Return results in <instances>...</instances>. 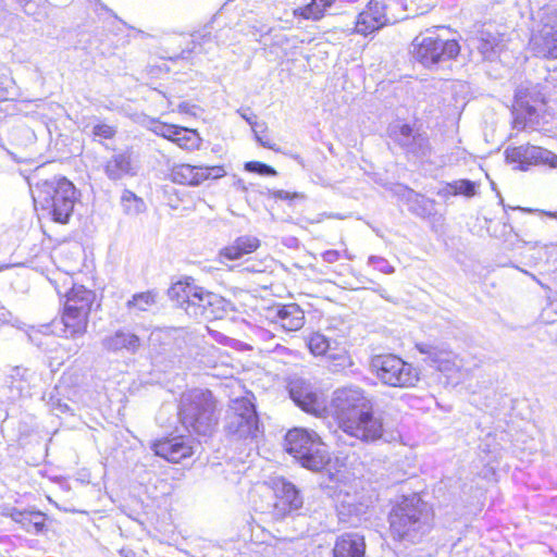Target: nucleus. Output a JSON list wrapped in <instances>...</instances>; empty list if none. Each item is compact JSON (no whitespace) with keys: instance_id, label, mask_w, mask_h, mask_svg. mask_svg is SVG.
I'll return each mask as SVG.
<instances>
[{"instance_id":"2eb2a0df","label":"nucleus","mask_w":557,"mask_h":557,"mask_svg":"<svg viewBox=\"0 0 557 557\" xmlns=\"http://www.w3.org/2000/svg\"><path fill=\"white\" fill-rule=\"evenodd\" d=\"M288 393L294 404L305 412L319 416L325 408L317 391L301 379L289 382Z\"/></svg>"},{"instance_id":"cd10ccee","label":"nucleus","mask_w":557,"mask_h":557,"mask_svg":"<svg viewBox=\"0 0 557 557\" xmlns=\"http://www.w3.org/2000/svg\"><path fill=\"white\" fill-rule=\"evenodd\" d=\"M408 210L421 219H429L435 214V200L421 195L413 189H407L404 195Z\"/></svg>"},{"instance_id":"a211bd4d","label":"nucleus","mask_w":557,"mask_h":557,"mask_svg":"<svg viewBox=\"0 0 557 557\" xmlns=\"http://www.w3.org/2000/svg\"><path fill=\"white\" fill-rule=\"evenodd\" d=\"M221 168H197L190 164H180L172 171L173 182L184 185H200L203 181L222 176Z\"/></svg>"},{"instance_id":"72a5a7b5","label":"nucleus","mask_w":557,"mask_h":557,"mask_svg":"<svg viewBox=\"0 0 557 557\" xmlns=\"http://www.w3.org/2000/svg\"><path fill=\"white\" fill-rule=\"evenodd\" d=\"M335 0H311L302 8L295 9V15H300L305 20L318 21L323 17L325 10L334 3Z\"/></svg>"},{"instance_id":"f257e3e1","label":"nucleus","mask_w":557,"mask_h":557,"mask_svg":"<svg viewBox=\"0 0 557 557\" xmlns=\"http://www.w3.org/2000/svg\"><path fill=\"white\" fill-rule=\"evenodd\" d=\"M331 407L339 429L348 437L363 444L387 442L383 413L374 409V401L359 386H345L333 393Z\"/></svg>"},{"instance_id":"864d4df0","label":"nucleus","mask_w":557,"mask_h":557,"mask_svg":"<svg viewBox=\"0 0 557 557\" xmlns=\"http://www.w3.org/2000/svg\"><path fill=\"white\" fill-rule=\"evenodd\" d=\"M243 474L240 470L226 471V480L233 484H239L242 482Z\"/></svg>"},{"instance_id":"79ce46f5","label":"nucleus","mask_w":557,"mask_h":557,"mask_svg":"<svg viewBox=\"0 0 557 557\" xmlns=\"http://www.w3.org/2000/svg\"><path fill=\"white\" fill-rule=\"evenodd\" d=\"M381 27L375 26L374 20H372V15L368 10L359 13L356 22V32L362 35L371 34L375 30H379Z\"/></svg>"},{"instance_id":"a19ab883","label":"nucleus","mask_w":557,"mask_h":557,"mask_svg":"<svg viewBox=\"0 0 557 557\" xmlns=\"http://www.w3.org/2000/svg\"><path fill=\"white\" fill-rule=\"evenodd\" d=\"M329 369L332 372H339L347 367L351 366L350 357L344 348L337 346V350L330 352L329 357Z\"/></svg>"},{"instance_id":"bf43d9fd","label":"nucleus","mask_w":557,"mask_h":557,"mask_svg":"<svg viewBox=\"0 0 557 557\" xmlns=\"http://www.w3.org/2000/svg\"><path fill=\"white\" fill-rule=\"evenodd\" d=\"M23 9L24 11L27 13V10H26V7L27 4L29 3L30 0H15Z\"/></svg>"},{"instance_id":"4468645a","label":"nucleus","mask_w":557,"mask_h":557,"mask_svg":"<svg viewBox=\"0 0 557 557\" xmlns=\"http://www.w3.org/2000/svg\"><path fill=\"white\" fill-rule=\"evenodd\" d=\"M237 387L238 393L228 394L230 405L225 414L224 430L226 435L234 440L244 436V385L240 380L232 379L225 384V389Z\"/></svg>"},{"instance_id":"9d476101","label":"nucleus","mask_w":557,"mask_h":557,"mask_svg":"<svg viewBox=\"0 0 557 557\" xmlns=\"http://www.w3.org/2000/svg\"><path fill=\"white\" fill-rule=\"evenodd\" d=\"M389 137L399 146L409 162H430L433 147L428 133L408 123L389 127Z\"/></svg>"},{"instance_id":"49530a36","label":"nucleus","mask_w":557,"mask_h":557,"mask_svg":"<svg viewBox=\"0 0 557 557\" xmlns=\"http://www.w3.org/2000/svg\"><path fill=\"white\" fill-rule=\"evenodd\" d=\"M368 263L384 274H392L395 272V268L389 264L385 258L380 256H370Z\"/></svg>"},{"instance_id":"0e129e2a","label":"nucleus","mask_w":557,"mask_h":557,"mask_svg":"<svg viewBox=\"0 0 557 557\" xmlns=\"http://www.w3.org/2000/svg\"><path fill=\"white\" fill-rule=\"evenodd\" d=\"M78 349H79V346H78V345H76V346H75V349H74V354H76V352L78 351Z\"/></svg>"},{"instance_id":"6ab92c4d","label":"nucleus","mask_w":557,"mask_h":557,"mask_svg":"<svg viewBox=\"0 0 557 557\" xmlns=\"http://www.w3.org/2000/svg\"><path fill=\"white\" fill-rule=\"evenodd\" d=\"M102 348L109 352L136 354L140 348V338L133 332L119 329L114 333L107 335L101 341Z\"/></svg>"},{"instance_id":"2f4dec72","label":"nucleus","mask_w":557,"mask_h":557,"mask_svg":"<svg viewBox=\"0 0 557 557\" xmlns=\"http://www.w3.org/2000/svg\"><path fill=\"white\" fill-rule=\"evenodd\" d=\"M500 39L488 33V32H480V37L478 38L476 49L484 60L493 61L498 57L499 52Z\"/></svg>"},{"instance_id":"3c124183","label":"nucleus","mask_w":557,"mask_h":557,"mask_svg":"<svg viewBox=\"0 0 557 557\" xmlns=\"http://www.w3.org/2000/svg\"><path fill=\"white\" fill-rule=\"evenodd\" d=\"M274 199L288 200L292 201L300 197L298 193H290L283 189H276L271 193Z\"/></svg>"},{"instance_id":"e433bc0d","label":"nucleus","mask_w":557,"mask_h":557,"mask_svg":"<svg viewBox=\"0 0 557 557\" xmlns=\"http://www.w3.org/2000/svg\"><path fill=\"white\" fill-rule=\"evenodd\" d=\"M386 9L387 7L383 0L369 1L366 10H368L370 15H372V20H374L376 27L382 28L385 25L394 23L395 20L387 16Z\"/></svg>"},{"instance_id":"c756f323","label":"nucleus","mask_w":557,"mask_h":557,"mask_svg":"<svg viewBox=\"0 0 557 557\" xmlns=\"http://www.w3.org/2000/svg\"><path fill=\"white\" fill-rule=\"evenodd\" d=\"M246 337L251 342L246 343V351L257 349L262 352L271 350L270 347L264 344L273 339L274 335L271 331L246 320Z\"/></svg>"},{"instance_id":"f03ea898","label":"nucleus","mask_w":557,"mask_h":557,"mask_svg":"<svg viewBox=\"0 0 557 557\" xmlns=\"http://www.w3.org/2000/svg\"><path fill=\"white\" fill-rule=\"evenodd\" d=\"M394 540L418 543L433 527V510L418 494L401 496L388 515Z\"/></svg>"},{"instance_id":"aec40b11","label":"nucleus","mask_w":557,"mask_h":557,"mask_svg":"<svg viewBox=\"0 0 557 557\" xmlns=\"http://www.w3.org/2000/svg\"><path fill=\"white\" fill-rule=\"evenodd\" d=\"M368 505L356 502L349 495H346L336 505L338 521L347 527L357 528L362 521L368 520Z\"/></svg>"},{"instance_id":"bb28decb","label":"nucleus","mask_w":557,"mask_h":557,"mask_svg":"<svg viewBox=\"0 0 557 557\" xmlns=\"http://www.w3.org/2000/svg\"><path fill=\"white\" fill-rule=\"evenodd\" d=\"M89 315L78 313L76 311H70L63 307L61 315V322L63 324V333L66 338H77L83 336L88 326Z\"/></svg>"},{"instance_id":"7ed1b4c3","label":"nucleus","mask_w":557,"mask_h":557,"mask_svg":"<svg viewBox=\"0 0 557 557\" xmlns=\"http://www.w3.org/2000/svg\"><path fill=\"white\" fill-rule=\"evenodd\" d=\"M178 418L189 433L210 436L216 424L215 399L209 389L194 388L182 394Z\"/></svg>"},{"instance_id":"37998d69","label":"nucleus","mask_w":557,"mask_h":557,"mask_svg":"<svg viewBox=\"0 0 557 557\" xmlns=\"http://www.w3.org/2000/svg\"><path fill=\"white\" fill-rule=\"evenodd\" d=\"M453 194L462 195L466 197H472L476 194V184L470 180H457L450 182Z\"/></svg>"},{"instance_id":"0eeeda50","label":"nucleus","mask_w":557,"mask_h":557,"mask_svg":"<svg viewBox=\"0 0 557 557\" xmlns=\"http://www.w3.org/2000/svg\"><path fill=\"white\" fill-rule=\"evenodd\" d=\"M370 364L376 377L392 387H412L420 380L419 371L411 363L393 354L376 355Z\"/></svg>"},{"instance_id":"c03bdc74","label":"nucleus","mask_w":557,"mask_h":557,"mask_svg":"<svg viewBox=\"0 0 557 557\" xmlns=\"http://www.w3.org/2000/svg\"><path fill=\"white\" fill-rule=\"evenodd\" d=\"M246 123L251 126V131L253 133L255 139L263 147L272 148L270 144V138L267 133V126L264 123L252 122L249 117L246 116Z\"/></svg>"},{"instance_id":"680f3d73","label":"nucleus","mask_w":557,"mask_h":557,"mask_svg":"<svg viewBox=\"0 0 557 557\" xmlns=\"http://www.w3.org/2000/svg\"><path fill=\"white\" fill-rule=\"evenodd\" d=\"M374 290H375L377 294H380V296H381V297L386 298V297H385V293H386V290H385L384 288L379 287V288H376V289H374Z\"/></svg>"},{"instance_id":"4c0bfd02","label":"nucleus","mask_w":557,"mask_h":557,"mask_svg":"<svg viewBox=\"0 0 557 557\" xmlns=\"http://www.w3.org/2000/svg\"><path fill=\"white\" fill-rule=\"evenodd\" d=\"M121 206L128 215H137L146 208L144 200L128 189L122 193Z\"/></svg>"},{"instance_id":"f704fd0d","label":"nucleus","mask_w":557,"mask_h":557,"mask_svg":"<svg viewBox=\"0 0 557 557\" xmlns=\"http://www.w3.org/2000/svg\"><path fill=\"white\" fill-rule=\"evenodd\" d=\"M271 302V299H263L258 298L255 295H249L246 297V308H249L251 313L246 310V314H248L255 322H261Z\"/></svg>"},{"instance_id":"f3484780","label":"nucleus","mask_w":557,"mask_h":557,"mask_svg":"<svg viewBox=\"0 0 557 557\" xmlns=\"http://www.w3.org/2000/svg\"><path fill=\"white\" fill-rule=\"evenodd\" d=\"M153 451L157 456L170 462L177 463L182 459L193 455V447L183 436L163 438L153 444Z\"/></svg>"},{"instance_id":"39448f33","label":"nucleus","mask_w":557,"mask_h":557,"mask_svg":"<svg viewBox=\"0 0 557 557\" xmlns=\"http://www.w3.org/2000/svg\"><path fill=\"white\" fill-rule=\"evenodd\" d=\"M285 450L301 467L319 472L330 462V454L320 435L305 428H294L285 435Z\"/></svg>"},{"instance_id":"20e7f679","label":"nucleus","mask_w":557,"mask_h":557,"mask_svg":"<svg viewBox=\"0 0 557 557\" xmlns=\"http://www.w3.org/2000/svg\"><path fill=\"white\" fill-rule=\"evenodd\" d=\"M169 296L177 307L196 320L210 321L222 318L224 300L193 283H175L170 287Z\"/></svg>"},{"instance_id":"ea45409f","label":"nucleus","mask_w":557,"mask_h":557,"mask_svg":"<svg viewBox=\"0 0 557 557\" xmlns=\"http://www.w3.org/2000/svg\"><path fill=\"white\" fill-rule=\"evenodd\" d=\"M157 301V294L148 290L133 295L132 299L126 302L127 309L133 308L139 311H147Z\"/></svg>"},{"instance_id":"1a4fd4ad","label":"nucleus","mask_w":557,"mask_h":557,"mask_svg":"<svg viewBox=\"0 0 557 557\" xmlns=\"http://www.w3.org/2000/svg\"><path fill=\"white\" fill-rule=\"evenodd\" d=\"M414 59L426 67L455 59L460 52L456 39H443L434 32L417 36L411 44Z\"/></svg>"},{"instance_id":"13d9d810","label":"nucleus","mask_w":557,"mask_h":557,"mask_svg":"<svg viewBox=\"0 0 557 557\" xmlns=\"http://www.w3.org/2000/svg\"><path fill=\"white\" fill-rule=\"evenodd\" d=\"M122 557H135V553L131 548L123 547L119 550Z\"/></svg>"},{"instance_id":"4d7b16f0","label":"nucleus","mask_w":557,"mask_h":557,"mask_svg":"<svg viewBox=\"0 0 557 557\" xmlns=\"http://www.w3.org/2000/svg\"><path fill=\"white\" fill-rule=\"evenodd\" d=\"M454 188L450 187V183H447L443 189L438 191L440 196L447 197V196H457V194H453L451 190Z\"/></svg>"},{"instance_id":"c85d7f7f","label":"nucleus","mask_w":557,"mask_h":557,"mask_svg":"<svg viewBox=\"0 0 557 557\" xmlns=\"http://www.w3.org/2000/svg\"><path fill=\"white\" fill-rule=\"evenodd\" d=\"M416 348L419 352L426 355V359L431 366L435 367L440 371H447L450 369L453 352L446 349H440L433 345L426 343L416 344Z\"/></svg>"},{"instance_id":"6e6552de","label":"nucleus","mask_w":557,"mask_h":557,"mask_svg":"<svg viewBox=\"0 0 557 557\" xmlns=\"http://www.w3.org/2000/svg\"><path fill=\"white\" fill-rule=\"evenodd\" d=\"M545 103V97L539 84L525 82L520 84L515 92L511 113L513 127L524 129L534 127L540 122V110Z\"/></svg>"},{"instance_id":"09e8293b","label":"nucleus","mask_w":557,"mask_h":557,"mask_svg":"<svg viewBox=\"0 0 557 557\" xmlns=\"http://www.w3.org/2000/svg\"><path fill=\"white\" fill-rule=\"evenodd\" d=\"M283 305L271 302L269 309L267 310L263 320L269 321L270 323L277 324L278 319L281 317Z\"/></svg>"},{"instance_id":"f8f14e48","label":"nucleus","mask_w":557,"mask_h":557,"mask_svg":"<svg viewBox=\"0 0 557 557\" xmlns=\"http://www.w3.org/2000/svg\"><path fill=\"white\" fill-rule=\"evenodd\" d=\"M542 27L530 39L536 57L557 59V7L549 5L541 17Z\"/></svg>"},{"instance_id":"58836bf2","label":"nucleus","mask_w":557,"mask_h":557,"mask_svg":"<svg viewBox=\"0 0 557 557\" xmlns=\"http://www.w3.org/2000/svg\"><path fill=\"white\" fill-rule=\"evenodd\" d=\"M243 255L244 239L238 237L233 245L226 246L220 250L219 261L231 270L233 267L228 265V262L240 259Z\"/></svg>"},{"instance_id":"6e6d98bb","label":"nucleus","mask_w":557,"mask_h":557,"mask_svg":"<svg viewBox=\"0 0 557 557\" xmlns=\"http://www.w3.org/2000/svg\"><path fill=\"white\" fill-rule=\"evenodd\" d=\"M245 270L246 272H262L263 269L261 268H257L253 263H251V260L250 259H247L246 258V267H245Z\"/></svg>"},{"instance_id":"473e14b6","label":"nucleus","mask_w":557,"mask_h":557,"mask_svg":"<svg viewBox=\"0 0 557 557\" xmlns=\"http://www.w3.org/2000/svg\"><path fill=\"white\" fill-rule=\"evenodd\" d=\"M308 348L314 356H325L329 357L330 352L333 350H337V342L331 341L324 334L313 333L308 338Z\"/></svg>"},{"instance_id":"e2e57ef3","label":"nucleus","mask_w":557,"mask_h":557,"mask_svg":"<svg viewBox=\"0 0 557 557\" xmlns=\"http://www.w3.org/2000/svg\"><path fill=\"white\" fill-rule=\"evenodd\" d=\"M237 113H238V114H240V116H242V117H244V111H243V109H242V108H239V109L237 110Z\"/></svg>"},{"instance_id":"8fccbe9b","label":"nucleus","mask_w":557,"mask_h":557,"mask_svg":"<svg viewBox=\"0 0 557 557\" xmlns=\"http://www.w3.org/2000/svg\"><path fill=\"white\" fill-rule=\"evenodd\" d=\"M50 407H51V410L54 411L57 414L58 413H66L67 411H70V406L61 400L60 398H54L53 396L50 397Z\"/></svg>"},{"instance_id":"ddd939ff","label":"nucleus","mask_w":557,"mask_h":557,"mask_svg":"<svg viewBox=\"0 0 557 557\" xmlns=\"http://www.w3.org/2000/svg\"><path fill=\"white\" fill-rule=\"evenodd\" d=\"M505 156L508 162L518 163V169L521 171H527L530 166L539 164L557 169V154L542 147L533 145L508 147L505 150Z\"/></svg>"},{"instance_id":"4be33fe9","label":"nucleus","mask_w":557,"mask_h":557,"mask_svg":"<svg viewBox=\"0 0 557 557\" xmlns=\"http://www.w3.org/2000/svg\"><path fill=\"white\" fill-rule=\"evenodd\" d=\"M333 557H366L364 535L359 532H346L337 536Z\"/></svg>"},{"instance_id":"a18cd8bd","label":"nucleus","mask_w":557,"mask_h":557,"mask_svg":"<svg viewBox=\"0 0 557 557\" xmlns=\"http://www.w3.org/2000/svg\"><path fill=\"white\" fill-rule=\"evenodd\" d=\"M245 168L246 172L256 173L261 176H275L277 174V172L273 168L258 161L246 162Z\"/></svg>"},{"instance_id":"5701e85b","label":"nucleus","mask_w":557,"mask_h":557,"mask_svg":"<svg viewBox=\"0 0 557 557\" xmlns=\"http://www.w3.org/2000/svg\"><path fill=\"white\" fill-rule=\"evenodd\" d=\"M3 515L5 517H10L28 533L39 534L46 528V515L39 510H18L17 508H8Z\"/></svg>"},{"instance_id":"603ef678","label":"nucleus","mask_w":557,"mask_h":557,"mask_svg":"<svg viewBox=\"0 0 557 557\" xmlns=\"http://www.w3.org/2000/svg\"><path fill=\"white\" fill-rule=\"evenodd\" d=\"M339 251L331 249L322 253V259L327 263H334L339 259Z\"/></svg>"},{"instance_id":"393cba45","label":"nucleus","mask_w":557,"mask_h":557,"mask_svg":"<svg viewBox=\"0 0 557 557\" xmlns=\"http://www.w3.org/2000/svg\"><path fill=\"white\" fill-rule=\"evenodd\" d=\"M221 35L214 33L213 23L205 25L201 29L190 35L193 47L187 53L199 54L214 51L219 46Z\"/></svg>"},{"instance_id":"7c9ffc66","label":"nucleus","mask_w":557,"mask_h":557,"mask_svg":"<svg viewBox=\"0 0 557 557\" xmlns=\"http://www.w3.org/2000/svg\"><path fill=\"white\" fill-rule=\"evenodd\" d=\"M277 324L287 332L298 331L305 324V312L297 304L283 305Z\"/></svg>"},{"instance_id":"a878e982","label":"nucleus","mask_w":557,"mask_h":557,"mask_svg":"<svg viewBox=\"0 0 557 557\" xmlns=\"http://www.w3.org/2000/svg\"><path fill=\"white\" fill-rule=\"evenodd\" d=\"M252 399H255V395L246 389V440L249 437L255 441L256 447H258L259 442L264 437V426Z\"/></svg>"},{"instance_id":"b1692460","label":"nucleus","mask_w":557,"mask_h":557,"mask_svg":"<svg viewBox=\"0 0 557 557\" xmlns=\"http://www.w3.org/2000/svg\"><path fill=\"white\" fill-rule=\"evenodd\" d=\"M95 300V292L87 289L83 285H74L70 292L66 293L64 307L70 311L89 315Z\"/></svg>"},{"instance_id":"423d86ee","label":"nucleus","mask_w":557,"mask_h":557,"mask_svg":"<svg viewBox=\"0 0 557 557\" xmlns=\"http://www.w3.org/2000/svg\"><path fill=\"white\" fill-rule=\"evenodd\" d=\"M78 199V193L74 184L65 177L46 181L38 186V195L35 198L42 209L49 210L53 221L67 223L74 206Z\"/></svg>"},{"instance_id":"5fc2aeb1","label":"nucleus","mask_w":557,"mask_h":557,"mask_svg":"<svg viewBox=\"0 0 557 557\" xmlns=\"http://www.w3.org/2000/svg\"><path fill=\"white\" fill-rule=\"evenodd\" d=\"M260 246V240L256 237H246V255L253 252Z\"/></svg>"},{"instance_id":"de8ad7c7","label":"nucleus","mask_w":557,"mask_h":557,"mask_svg":"<svg viewBox=\"0 0 557 557\" xmlns=\"http://www.w3.org/2000/svg\"><path fill=\"white\" fill-rule=\"evenodd\" d=\"M116 134V127L106 123H98L92 127V135L103 139H112Z\"/></svg>"},{"instance_id":"412c9836","label":"nucleus","mask_w":557,"mask_h":557,"mask_svg":"<svg viewBox=\"0 0 557 557\" xmlns=\"http://www.w3.org/2000/svg\"><path fill=\"white\" fill-rule=\"evenodd\" d=\"M103 171L110 181H121L137 174L132 154L127 151L114 153L103 164Z\"/></svg>"},{"instance_id":"dca6fc26","label":"nucleus","mask_w":557,"mask_h":557,"mask_svg":"<svg viewBox=\"0 0 557 557\" xmlns=\"http://www.w3.org/2000/svg\"><path fill=\"white\" fill-rule=\"evenodd\" d=\"M152 132L161 136L184 150H194L200 146L201 138L197 131L162 122H156Z\"/></svg>"},{"instance_id":"9b49d317","label":"nucleus","mask_w":557,"mask_h":557,"mask_svg":"<svg viewBox=\"0 0 557 557\" xmlns=\"http://www.w3.org/2000/svg\"><path fill=\"white\" fill-rule=\"evenodd\" d=\"M272 491L274 495L272 515L275 519L295 517L300 513L304 507V496L294 483L284 478H275L272 480Z\"/></svg>"},{"instance_id":"c9c22d12","label":"nucleus","mask_w":557,"mask_h":557,"mask_svg":"<svg viewBox=\"0 0 557 557\" xmlns=\"http://www.w3.org/2000/svg\"><path fill=\"white\" fill-rule=\"evenodd\" d=\"M271 302V299H263L258 298L255 295H249L246 297V308H249L251 313L246 310V314H248L255 322H261Z\"/></svg>"},{"instance_id":"052dcab7","label":"nucleus","mask_w":557,"mask_h":557,"mask_svg":"<svg viewBox=\"0 0 557 557\" xmlns=\"http://www.w3.org/2000/svg\"><path fill=\"white\" fill-rule=\"evenodd\" d=\"M8 321V313L0 309V324Z\"/></svg>"}]
</instances>
